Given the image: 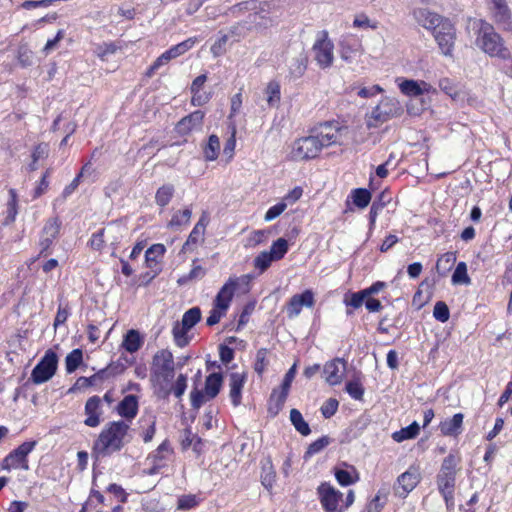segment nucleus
<instances>
[{
  "label": "nucleus",
  "instance_id": "19",
  "mask_svg": "<svg viewBox=\"0 0 512 512\" xmlns=\"http://www.w3.org/2000/svg\"><path fill=\"white\" fill-rule=\"evenodd\" d=\"M173 453V449L170 446L169 441L165 440L163 441L157 449L152 452L148 460L152 464V468L150 470V474L157 473L160 469L167 466L168 461L171 458V455Z\"/></svg>",
  "mask_w": 512,
  "mask_h": 512
},
{
  "label": "nucleus",
  "instance_id": "24",
  "mask_svg": "<svg viewBox=\"0 0 512 512\" xmlns=\"http://www.w3.org/2000/svg\"><path fill=\"white\" fill-rule=\"evenodd\" d=\"M415 20L426 29H437L445 20L438 14L425 8H418L413 11Z\"/></svg>",
  "mask_w": 512,
  "mask_h": 512
},
{
  "label": "nucleus",
  "instance_id": "2",
  "mask_svg": "<svg viewBox=\"0 0 512 512\" xmlns=\"http://www.w3.org/2000/svg\"><path fill=\"white\" fill-rule=\"evenodd\" d=\"M476 34L475 45L490 57L510 60L511 52L505 45L500 34L495 31L494 26L486 20L480 19L474 22Z\"/></svg>",
  "mask_w": 512,
  "mask_h": 512
},
{
  "label": "nucleus",
  "instance_id": "41",
  "mask_svg": "<svg viewBox=\"0 0 512 512\" xmlns=\"http://www.w3.org/2000/svg\"><path fill=\"white\" fill-rule=\"evenodd\" d=\"M187 389V376L179 374L175 383L170 382L169 392L165 396H157L160 399H167L170 394H173L176 398H181Z\"/></svg>",
  "mask_w": 512,
  "mask_h": 512
},
{
  "label": "nucleus",
  "instance_id": "21",
  "mask_svg": "<svg viewBox=\"0 0 512 512\" xmlns=\"http://www.w3.org/2000/svg\"><path fill=\"white\" fill-rule=\"evenodd\" d=\"M101 398L99 396L90 397L85 403V415L86 419L84 424L88 427H97L101 423L102 416V405Z\"/></svg>",
  "mask_w": 512,
  "mask_h": 512
},
{
  "label": "nucleus",
  "instance_id": "63",
  "mask_svg": "<svg viewBox=\"0 0 512 512\" xmlns=\"http://www.w3.org/2000/svg\"><path fill=\"white\" fill-rule=\"evenodd\" d=\"M170 60L166 56L165 52H163L154 62L153 64L147 69L146 76L152 77L155 72L161 68L162 66L168 64Z\"/></svg>",
  "mask_w": 512,
  "mask_h": 512
},
{
  "label": "nucleus",
  "instance_id": "56",
  "mask_svg": "<svg viewBox=\"0 0 512 512\" xmlns=\"http://www.w3.org/2000/svg\"><path fill=\"white\" fill-rule=\"evenodd\" d=\"M366 298H368V297L365 294L364 290H360L358 292L351 293L349 298L346 296L344 298V304L347 307H352L353 309H358L363 305Z\"/></svg>",
  "mask_w": 512,
  "mask_h": 512
},
{
  "label": "nucleus",
  "instance_id": "17",
  "mask_svg": "<svg viewBox=\"0 0 512 512\" xmlns=\"http://www.w3.org/2000/svg\"><path fill=\"white\" fill-rule=\"evenodd\" d=\"M346 365V361L341 358L328 361L323 368L326 382L331 386L340 384L346 372Z\"/></svg>",
  "mask_w": 512,
  "mask_h": 512
},
{
  "label": "nucleus",
  "instance_id": "12",
  "mask_svg": "<svg viewBox=\"0 0 512 512\" xmlns=\"http://www.w3.org/2000/svg\"><path fill=\"white\" fill-rule=\"evenodd\" d=\"M344 127H342L337 121H327L319 124L313 130L314 136L318 138L321 144H323V148L341 144L342 132Z\"/></svg>",
  "mask_w": 512,
  "mask_h": 512
},
{
  "label": "nucleus",
  "instance_id": "11",
  "mask_svg": "<svg viewBox=\"0 0 512 512\" xmlns=\"http://www.w3.org/2000/svg\"><path fill=\"white\" fill-rule=\"evenodd\" d=\"M296 373L297 364L294 363L286 372L280 388L272 391L269 400V411L274 415L278 414L283 408Z\"/></svg>",
  "mask_w": 512,
  "mask_h": 512
},
{
  "label": "nucleus",
  "instance_id": "4",
  "mask_svg": "<svg viewBox=\"0 0 512 512\" xmlns=\"http://www.w3.org/2000/svg\"><path fill=\"white\" fill-rule=\"evenodd\" d=\"M270 9V4L266 2L259 3L256 0H249L233 6L231 11L233 14L242 10L253 11L249 14L250 22L256 27H268L273 22Z\"/></svg>",
  "mask_w": 512,
  "mask_h": 512
},
{
  "label": "nucleus",
  "instance_id": "28",
  "mask_svg": "<svg viewBox=\"0 0 512 512\" xmlns=\"http://www.w3.org/2000/svg\"><path fill=\"white\" fill-rule=\"evenodd\" d=\"M492 20L503 31H512V11L508 3L490 11Z\"/></svg>",
  "mask_w": 512,
  "mask_h": 512
},
{
  "label": "nucleus",
  "instance_id": "61",
  "mask_svg": "<svg viewBox=\"0 0 512 512\" xmlns=\"http://www.w3.org/2000/svg\"><path fill=\"white\" fill-rule=\"evenodd\" d=\"M198 499L195 495H183L178 499V509L188 510L198 505Z\"/></svg>",
  "mask_w": 512,
  "mask_h": 512
},
{
  "label": "nucleus",
  "instance_id": "13",
  "mask_svg": "<svg viewBox=\"0 0 512 512\" xmlns=\"http://www.w3.org/2000/svg\"><path fill=\"white\" fill-rule=\"evenodd\" d=\"M318 498L325 512H342L340 507L343 494L329 482L321 483L317 488Z\"/></svg>",
  "mask_w": 512,
  "mask_h": 512
},
{
  "label": "nucleus",
  "instance_id": "62",
  "mask_svg": "<svg viewBox=\"0 0 512 512\" xmlns=\"http://www.w3.org/2000/svg\"><path fill=\"white\" fill-rule=\"evenodd\" d=\"M206 271L205 269L200 265H194L193 268L190 270L188 275L183 276L179 279V283H185L188 280H195V279H201L205 276Z\"/></svg>",
  "mask_w": 512,
  "mask_h": 512
},
{
  "label": "nucleus",
  "instance_id": "18",
  "mask_svg": "<svg viewBox=\"0 0 512 512\" xmlns=\"http://www.w3.org/2000/svg\"><path fill=\"white\" fill-rule=\"evenodd\" d=\"M315 303L314 293L312 290L307 289L301 294L293 295L287 306V314L289 318L297 317L303 307L311 308Z\"/></svg>",
  "mask_w": 512,
  "mask_h": 512
},
{
  "label": "nucleus",
  "instance_id": "33",
  "mask_svg": "<svg viewBox=\"0 0 512 512\" xmlns=\"http://www.w3.org/2000/svg\"><path fill=\"white\" fill-rule=\"evenodd\" d=\"M143 345V338L139 331L131 329L129 330L123 339L122 346L129 353L137 352Z\"/></svg>",
  "mask_w": 512,
  "mask_h": 512
},
{
  "label": "nucleus",
  "instance_id": "15",
  "mask_svg": "<svg viewBox=\"0 0 512 512\" xmlns=\"http://www.w3.org/2000/svg\"><path fill=\"white\" fill-rule=\"evenodd\" d=\"M457 464L458 460L453 454H449L444 458L440 472L437 476L438 488L455 487Z\"/></svg>",
  "mask_w": 512,
  "mask_h": 512
},
{
  "label": "nucleus",
  "instance_id": "16",
  "mask_svg": "<svg viewBox=\"0 0 512 512\" xmlns=\"http://www.w3.org/2000/svg\"><path fill=\"white\" fill-rule=\"evenodd\" d=\"M420 482V474L417 469L410 468L397 478L394 487L395 494L405 498Z\"/></svg>",
  "mask_w": 512,
  "mask_h": 512
},
{
  "label": "nucleus",
  "instance_id": "36",
  "mask_svg": "<svg viewBox=\"0 0 512 512\" xmlns=\"http://www.w3.org/2000/svg\"><path fill=\"white\" fill-rule=\"evenodd\" d=\"M196 42H197V38H195V37L188 38V39L172 46L168 50H166L165 54L168 57V59L171 61L172 59H175V58L183 55L190 49H192L194 47V45L196 44Z\"/></svg>",
  "mask_w": 512,
  "mask_h": 512
},
{
  "label": "nucleus",
  "instance_id": "22",
  "mask_svg": "<svg viewBox=\"0 0 512 512\" xmlns=\"http://www.w3.org/2000/svg\"><path fill=\"white\" fill-rule=\"evenodd\" d=\"M204 112L201 110H196L189 115L182 118L176 129L179 134L186 135L192 131L200 130L203 124Z\"/></svg>",
  "mask_w": 512,
  "mask_h": 512
},
{
  "label": "nucleus",
  "instance_id": "51",
  "mask_svg": "<svg viewBox=\"0 0 512 512\" xmlns=\"http://www.w3.org/2000/svg\"><path fill=\"white\" fill-rule=\"evenodd\" d=\"M275 471L273 469V466L270 461H268L266 464L262 467V474H261V482L264 487L266 488H272L275 482Z\"/></svg>",
  "mask_w": 512,
  "mask_h": 512
},
{
  "label": "nucleus",
  "instance_id": "49",
  "mask_svg": "<svg viewBox=\"0 0 512 512\" xmlns=\"http://www.w3.org/2000/svg\"><path fill=\"white\" fill-rule=\"evenodd\" d=\"M276 261L282 259L288 252V242L285 238H278L267 251Z\"/></svg>",
  "mask_w": 512,
  "mask_h": 512
},
{
  "label": "nucleus",
  "instance_id": "54",
  "mask_svg": "<svg viewBox=\"0 0 512 512\" xmlns=\"http://www.w3.org/2000/svg\"><path fill=\"white\" fill-rule=\"evenodd\" d=\"M353 27L359 29H372L378 28V22L371 20L366 14H358L353 20Z\"/></svg>",
  "mask_w": 512,
  "mask_h": 512
},
{
  "label": "nucleus",
  "instance_id": "10",
  "mask_svg": "<svg viewBox=\"0 0 512 512\" xmlns=\"http://www.w3.org/2000/svg\"><path fill=\"white\" fill-rule=\"evenodd\" d=\"M37 441H26L11 451L2 461V468L4 470L22 469L27 471L29 469L28 455L34 450Z\"/></svg>",
  "mask_w": 512,
  "mask_h": 512
},
{
  "label": "nucleus",
  "instance_id": "50",
  "mask_svg": "<svg viewBox=\"0 0 512 512\" xmlns=\"http://www.w3.org/2000/svg\"><path fill=\"white\" fill-rule=\"evenodd\" d=\"M201 319V310L199 307H192L187 310L181 319V323L184 327H187L189 330L194 327Z\"/></svg>",
  "mask_w": 512,
  "mask_h": 512
},
{
  "label": "nucleus",
  "instance_id": "7",
  "mask_svg": "<svg viewBox=\"0 0 512 512\" xmlns=\"http://www.w3.org/2000/svg\"><path fill=\"white\" fill-rule=\"evenodd\" d=\"M223 377L221 373H211L206 377L204 390H194L191 392V405L194 409H199L205 401L214 399L220 392Z\"/></svg>",
  "mask_w": 512,
  "mask_h": 512
},
{
  "label": "nucleus",
  "instance_id": "34",
  "mask_svg": "<svg viewBox=\"0 0 512 512\" xmlns=\"http://www.w3.org/2000/svg\"><path fill=\"white\" fill-rule=\"evenodd\" d=\"M235 29L236 28L231 29L230 32L227 34H222L211 46V53L215 57H218L226 52L228 42L231 40V38H233L232 41L238 40V38L234 36L239 37L240 34H236Z\"/></svg>",
  "mask_w": 512,
  "mask_h": 512
},
{
  "label": "nucleus",
  "instance_id": "27",
  "mask_svg": "<svg viewBox=\"0 0 512 512\" xmlns=\"http://www.w3.org/2000/svg\"><path fill=\"white\" fill-rule=\"evenodd\" d=\"M246 382V375L244 373L233 372L229 375V396L234 407L241 404L242 389Z\"/></svg>",
  "mask_w": 512,
  "mask_h": 512
},
{
  "label": "nucleus",
  "instance_id": "45",
  "mask_svg": "<svg viewBox=\"0 0 512 512\" xmlns=\"http://www.w3.org/2000/svg\"><path fill=\"white\" fill-rule=\"evenodd\" d=\"M220 151V140L218 136L211 135L204 147V156L207 161H214L217 159Z\"/></svg>",
  "mask_w": 512,
  "mask_h": 512
},
{
  "label": "nucleus",
  "instance_id": "57",
  "mask_svg": "<svg viewBox=\"0 0 512 512\" xmlns=\"http://www.w3.org/2000/svg\"><path fill=\"white\" fill-rule=\"evenodd\" d=\"M286 208H287V203L282 200L280 202H278L277 204L271 206L267 210V212L264 216L265 221L269 222V221L274 220L275 218L280 216L285 211Z\"/></svg>",
  "mask_w": 512,
  "mask_h": 512
},
{
  "label": "nucleus",
  "instance_id": "55",
  "mask_svg": "<svg viewBox=\"0 0 512 512\" xmlns=\"http://www.w3.org/2000/svg\"><path fill=\"white\" fill-rule=\"evenodd\" d=\"M433 317L441 323H445L449 320L450 311L445 302L437 301L435 303L434 309H433Z\"/></svg>",
  "mask_w": 512,
  "mask_h": 512
},
{
  "label": "nucleus",
  "instance_id": "25",
  "mask_svg": "<svg viewBox=\"0 0 512 512\" xmlns=\"http://www.w3.org/2000/svg\"><path fill=\"white\" fill-rule=\"evenodd\" d=\"M236 287L237 282L233 279H229L217 293L214 299L213 307L219 308L220 310L226 312L230 306Z\"/></svg>",
  "mask_w": 512,
  "mask_h": 512
},
{
  "label": "nucleus",
  "instance_id": "40",
  "mask_svg": "<svg viewBox=\"0 0 512 512\" xmlns=\"http://www.w3.org/2000/svg\"><path fill=\"white\" fill-rule=\"evenodd\" d=\"M337 482L341 486H349L358 481L359 477L356 470L353 467L350 469L336 468L334 472Z\"/></svg>",
  "mask_w": 512,
  "mask_h": 512
},
{
  "label": "nucleus",
  "instance_id": "37",
  "mask_svg": "<svg viewBox=\"0 0 512 512\" xmlns=\"http://www.w3.org/2000/svg\"><path fill=\"white\" fill-rule=\"evenodd\" d=\"M192 216V209L189 207L183 210H177L172 215L171 220L168 222V227L172 229H179L189 224Z\"/></svg>",
  "mask_w": 512,
  "mask_h": 512
},
{
  "label": "nucleus",
  "instance_id": "38",
  "mask_svg": "<svg viewBox=\"0 0 512 512\" xmlns=\"http://www.w3.org/2000/svg\"><path fill=\"white\" fill-rule=\"evenodd\" d=\"M290 421L295 430L302 436H308L311 433L309 424L304 420L298 409L293 408L290 410Z\"/></svg>",
  "mask_w": 512,
  "mask_h": 512
},
{
  "label": "nucleus",
  "instance_id": "20",
  "mask_svg": "<svg viewBox=\"0 0 512 512\" xmlns=\"http://www.w3.org/2000/svg\"><path fill=\"white\" fill-rule=\"evenodd\" d=\"M208 223L209 217L206 212H203L184 243L182 248L183 251H192L195 246L204 241V234Z\"/></svg>",
  "mask_w": 512,
  "mask_h": 512
},
{
  "label": "nucleus",
  "instance_id": "46",
  "mask_svg": "<svg viewBox=\"0 0 512 512\" xmlns=\"http://www.w3.org/2000/svg\"><path fill=\"white\" fill-rule=\"evenodd\" d=\"M174 192V186L171 184L161 186L160 188H158L155 195L156 204L161 207H165L171 201Z\"/></svg>",
  "mask_w": 512,
  "mask_h": 512
},
{
  "label": "nucleus",
  "instance_id": "31",
  "mask_svg": "<svg viewBox=\"0 0 512 512\" xmlns=\"http://www.w3.org/2000/svg\"><path fill=\"white\" fill-rule=\"evenodd\" d=\"M464 415L456 413L452 418L442 421L439 425L440 431L445 436H457L461 432Z\"/></svg>",
  "mask_w": 512,
  "mask_h": 512
},
{
  "label": "nucleus",
  "instance_id": "3",
  "mask_svg": "<svg viewBox=\"0 0 512 512\" xmlns=\"http://www.w3.org/2000/svg\"><path fill=\"white\" fill-rule=\"evenodd\" d=\"M128 431L129 425L123 420L109 422L94 442V453L98 457H107L120 451L128 442Z\"/></svg>",
  "mask_w": 512,
  "mask_h": 512
},
{
  "label": "nucleus",
  "instance_id": "64",
  "mask_svg": "<svg viewBox=\"0 0 512 512\" xmlns=\"http://www.w3.org/2000/svg\"><path fill=\"white\" fill-rule=\"evenodd\" d=\"M49 154V146L46 143H40L37 146H35L34 150L32 151V159L34 162H38L41 159H45Z\"/></svg>",
  "mask_w": 512,
  "mask_h": 512
},
{
  "label": "nucleus",
  "instance_id": "9",
  "mask_svg": "<svg viewBox=\"0 0 512 512\" xmlns=\"http://www.w3.org/2000/svg\"><path fill=\"white\" fill-rule=\"evenodd\" d=\"M57 365V354L52 349H48L31 372L32 382L39 385L50 380L56 373Z\"/></svg>",
  "mask_w": 512,
  "mask_h": 512
},
{
  "label": "nucleus",
  "instance_id": "44",
  "mask_svg": "<svg viewBox=\"0 0 512 512\" xmlns=\"http://www.w3.org/2000/svg\"><path fill=\"white\" fill-rule=\"evenodd\" d=\"M351 197L355 206L360 209L366 208L371 201V193L365 188H356L352 190Z\"/></svg>",
  "mask_w": 512,
  "mask_h": 512
},
{
  "label": "nucleus",
  "instance_id": "42",
  "mask_svg": "<svg viewBox=\"0 0 512 512\" xmlns=\"http://www.w3.org/2000/svg\"><path fill=\"white\" fill-rule=\"evenodd\" d=\"M451 282L454 285H469L471 279L467 273V265L465 262H459L452 274Z\"/></svg>",
  "mask_w": 512,
  "mask_h": 512
},
{
  "label": "nucleus",
  "instance_id": "47",
  "mask_svg": "<svg viewBox=\"0 0 512 512\" xmlns=\"http://www.w3.org/2000/svg\"><path fill=\"white\" fill-rule=\"evenodd\" d=\"M83 361V352L81 349L72 350L65 358L67 373L74 372Z\"/></svg>",
  "mask_w": 512,
  "mask_h": 512
},
{
  "label": "nucleus",
  "instance_id": "30",
  "mask_svg": "<svg viewBox=\"0 0 512 512\" xmlns=\"http://www.w3.org/2000/svg\"><path fill=\"white\" fill-rule=\"evenodd\" d=\"M117 412L120 416L131 420L138 412V399L135 395H126L118 404Z\"/></svg>",
  "mask_w": 512,
  "mask_h": 512
},
{
  "label": "nucleus",
  "instance_id": "29",
  "mask_svg": "<svg viewBox=\"0 0 512 512\" xmlns=\"http://www.w3.org/2000/svg\"><path fill=\"white\" fill-rule=\"evenodd\" d=\"M400 91L409 97H417L424 93H430L432 86L425 81L403 80L399 83Z\"/></svg>",
  "mask_w": 512,
  "mask_h": 512
},
{
  "label": "nucleus",
  "instance_id": "39",
  "mask_svg": "<svg viewBox=\"0 0 512 512\" xmlns=\"http://www.w3.org/2000/svg\"><path fill=\"white\" fill-rule=\"evenodd\" d=\"M420 426L414 421L407 427H404L392 434V439L398 443L405 440L414 439L419 434Z\"/></svg>",
  "mask_w": 512,
  "mask_h": 512
},
{
  "label": "nucleus",
  "instance_id": "8",
  "mask_svg": "<svg viewBox=\"0 0 512 512\" xmlns=\"http://www.w3.org/2000/svg\"><path fill=\"white\" fill-rule=\"evenodd\" d=\"M323 149L314 134L296 139L292 144L291 157L294 160H309L316 158Z\"/></svg>",
  "mask_w": 512,
  "mask_h": 512
},
{
  "label": "nucleus",
  "instance_id": "59",
  "mask_svg": "<svg viewBox=\"0 0 512 512\" xmlns=\"http://www.w3.org/2000/svg\"><path fill=\"white\" fill-rule=\"evenodd\" d=\"M339 402L335 398H329L321 406L320 411L324 418H331L338 410Z\"/></svg>",
  "mask_w": 512,
  "mask_h": 512
},
{
  "label": "nucleus",
  "instance_id": "43",
  "mask_svg": "<svg viewBox=\"0 0 512 512\" xmlns=\"http://www.w3.org/2000/svg\"><path fill=\"white\" fill-rule=\"evenodd\" d=\"M188 331L189 329L184 327L181 322H176L174 324L172 334L174 342L178 347L183 348L189 343L190 338L187 336Z\"/></svg>",
  "mask_w": 512,
  "mask_h": 512
},
{
  "label": "nucleus",
  "instance_id": "53",
  "mask_svg": "<svg viewBox=\"0 0 512 512\" xmlns=\"http://www.w3.org/2000/svg\"><path fill=\"white\" fill-rule=\"evenodd\" d=\"M346 392L351 398L361 400L364 395V388L358 379L348 381L345 386Z\"/></svg>",
  "mask_w": 512,
  "mask_h": 512
},
{
  "label": "nucleus",
  "instance_id": "5",
  "mask_svg": "<svg viewBox=\"0 0 512 512\" xmlns=\"http://www.w3.org/2000/svg\"><path fill=\"white\" fill-rule=\"evenodd\" d=\"M403 113L402 106L395 98H383L380 103L371 111L368 126L377 127L379 124L398 117Z\"/></svg>",
  "mask_w": 512,
  "mask_h": 512
},
{
  "label": "nucleus",
  "instance_id": "35",
  "mask_svg": "<svg viewBox=\"0 0 512 512\" xmlns=\"http://www.w3.org/2000/svg\"><path fill=\"white\" fill-rule=\"evenodd\" d=\"M307 57L303 53L294 57L289 63V75L293 79L301 78L307 69Z\"/></svg>",
  "mask_w": 512,
  "mask_h": 512
},
{
  "label": "nucleus",
  "instance_id": "48",
  "mask_svg": "<svg viewBox=\"0 0 512 512\" xmlns=\"http://www.w3.org/2000/svg\"><path fill=\"white\" fill-rule=\"evenodd\" d=\"M456 261L455 252H446L442 254L436 263V269L439 273L444 274L449 271Z\"/></svg>",
  "mask_w": 512,
  "mask_h": 512
},
{
  "label": "nucleus",
  "instance_id": "26",
  "mask_svg": "<svg viewBox=\"0 0 512 512\" xmlns=\"http://www.w3.org/2000/svg\"><path fill=\"white\" fill-rule=\"evenodd\" d=\"M60 229V222L57 218L49 219L42 231L39 246L41 253L47 251L57 238Z\"/></svg>",
  "mask_w": 512,
  "mask_h": 512
},
{
  "label": "nucleus",
  "instance_id": "23",
  "mask_svg": "<svg viewBox=\"0 0 512 512\" xmlns=\"http://www.w3.org/2000/svg\"><path fill=\"white\" fill-rule=\"evenodd\" d=\"M166 252V247L163 244L157 243L149 247L145 252V263L146 266L152 270L153 277H155L160 271V263Z\"/></svg>",
  "mask_w": 512,
  "mask_h": 512
},
{
  "label": "nucleus",
  "instance_id": "52",
  "mask_svg": "<svg viewBox=\"0 0 512 512\" xmlns=\"http://www.w3.org/2000/svg\"><path fill=\"white\" fill-rule=\"evenodd\" d=\"M273 261H276L267 251H262L254 259V267L259 270L260 273L265 272Z\"/></svg>",
  "mask_w": 512,
  "mask_h": 512
},
{
  "label": "nucleus",
  "instance_id": "60",
  "mask_svg": "<svg viewBox=\"0 0 512 512\" xmlns=\"http://www.w3.org/2000/svg\"><path fill=\"white\" fill-rule=\"evenodd\" d=\"M267 350L262 348L257 351L256 362L254 364V370L257 374L261 375L267 366Z\"/></svg>",
  "mask_w": 512,
  "mask_h": 512
},
{
  "label": "nucleus",
  "instance_id": "32",
  "mask_svg": "<svg viewBox=\"0 0 512 512\" xmlns=\"http://www.w3.org/2000/svg\"><path fill=\"white\" fill-rule=\"evenodd\" d=\"M264 93L266 96V102L269 107L276 108L279 106L281 101V86L278 81H269Z\"/></svg>",
  "mask_w": 512,
  "mask_h": 512
},
{
  "label": "nucleus",
  "instance_id": "14",
  "mask_svg": "<svg viewBox=\"0 0 512 512\" xmlns=\"http://www.w3.org/2000/svg\"><path fill=\"white\" fill-rule=\"evenodd\" d=\"M434 37L444 55H451L454 47L455 28L450 21L445 20L434 30Z\"/></svg>",
  "mask_w": 512,
  "mask_h": 512
},
{
  "label": "nucleus",
  "instance_id": "1",
  "mask_svg": "<svg viewBox=\"0 0 512 512\" xmlns=\"http://www.w3.org/2000/svg\"><path fill=\"white\" fill-rule=\"evenodd\" d=\"M175 375V364L172 353L168 349L157 351L152 358L150 382L156 396H165L170 389Z\"/></svg>",
  "mask_w": 512,
  "mask_h": 512
},
{
  "label": "nucleus",
  "instance_id": "58",
  "mask_svg": "<svg viewBox=\"0 0 512 512\" xmlns=\"http://www.w3.org/2000/svg\"><path fill=\"white\" fill-rule=\"evenodd\" d=\"M329 444V438L327 436H323L316 441L312 442L305 453L306 457L313 456L314 454L322 451Z\"/></svg>",
  "mask_w": 512,
  "mask_h": 512
},
{
  "label": "nucleus",
  "instance_id": "6",
  "mask_svg": "<svg viewBox=\"0 0 512 512\" xmlns=\"http://www.w3.org/2000/svg\"><path fill=\"white\" fill-rule=\"evenodd\" d=\"M312 51L314 53V59L321 69L332 66L334 62V44L326 30L317 33Z\"/></svg>",
  "mask_w": 512,
  "mask_h": 512
}]
</instances>
